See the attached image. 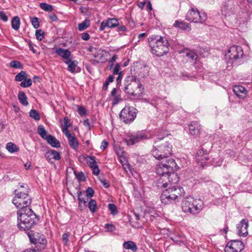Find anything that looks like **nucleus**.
Here are the masks:
<instances>
[{"label": "nucleus", "mask_w": 252, "mask_h": 252, "mask_svg": "<svg viewBox=\"0 0 252 252\" xmlns=\"http://www.w3.org/2000/svg\"><path fill=\"white\" fill-rule=\"evenodd\" d=\"M164 133L162 136L157 134L158 137L154 139L151 153L155 158L159 160L165 159L157 165L156 173L159 176V184H162L163 187H166L168 184L166 180L173 183L178 181L177 174L174 171L177 170L179 167L174 159H167L172 153V145L165 137L168 135L167 132L164 131Z\"/></svg>", "instance_id": "nucleus-1"}, {"label": "nucleus", "mask_w": 252, "mask_h": 252, "mask_svg": "<svg viewBox=\"0 0 252 252\" xmlns=\"http://www.w3.org/2000/svg\"><path fill=\"white\" fill-rule=\"evenodd\" d=\"M17 215L18 221H19L17 226L20 230L26 232L30 231L38 221L37 216L31 208L19 209Z\"/></svg>", "instance_id": "nucleus-2"}, {"label": "nucleus", "mask_w": 252, "mask_h": 252, "mask_svg": "<svg viewBox=\"0 0 252 252\" xmlns=\"http://www.w3.org/2000/svg\"><path fill=\"white\" fill-rule=\"evenodd\" d=\"M152 53L161 57L169 51V44L165 37L153 35L148 39Z\"/></svg>", "instance_id": "nucleus-3"}, {"label": "nucleus", "mask_w": 252, "mask_h": 252, "mask_svg": "<svg viewBox=\"0 0 252 252\" xmlns=\"http://www.w3.org/2000/svg\"><path fill=\"white\" fill-rule=\"evenodd\" d=\"M177 178L178 179V181L176 183L179 181L178 178L177 177ZM166 181L168 183L166 188L168 187L169 184H176V183L171 182H169L168 180ZM158 184L159 187L164 188L162 184H159L158 182ZM185 191L182 187L178 185L172 186L170 185L168 188L163 191L160 198L161 202L166 205L172 203L178 197L183 195Z\"/></svg>", "instance_id": "nucleus-4"}, {"label": "nucleus", "mask_w": 252, "mask_h": 252, "mask_svg": "<svg viewBox=\"0 0 252 252\" xmlns=\"http://www.w3.org/2000/svg\"><path fill=\"white\" fill-rule=\"evenodd\" d=\"M124 91L127 94L140 99L144 89L139 80L134 76H128L124 80Z\"/></svg>", "instance_id": "nucleus-5"}, {"label": "nucleus", "mask_w": 252, "mask_h": 252, "mask_svg": "<svg viewBox=\"0 0 252 252\" xmlns=\"http://www.w3.org/2000/svg\"><path fill=\"white\" fill-rule=\"evenodd\" d=\"M203 208V203L200 199H194L189 196L184 198L182 202V209L185 213L191 214L199 213Z\"/></svg>", "instance_id": "nucleus-6"}, {"label": "nucleus", "mask_w": 252, "mask_h": 252, "mask_svg": "<svg viewBox=\"0 0 252 252\" xmlns=\"http://www.w3.org/2000/svg\"><path fill=\"white\" fill-rule=\"evenodd\" d=\"M243 55L242 47L233 45L228 50L225 57L228 63L231 64L233 66H237L242 63L241 58Z\"/></svg>", "instance_id": "nucleus-7"}, {"label": "nucleus", "mask_w": 252, "mask_h": 252, "mask_svg": "<svg viewBox=\"0 0 252 252\" xmlns=\"http://www.w3.org/2000/svg\"><path fill=\"white\" fill-rule=\"evenodd\" d=\"M26 233L30 243L34 245L33 249H34L35 252H41L45 249L47 241L43 234L32 230L26 232Z\"/></svg>", "instance_id": "nucleus-8"}, {"label": "nucleus", "mask_w": 252, "mask_h": 252, "mask_svg": "<svg viewBox=\"0 0 252 252\" xmlns=\"http://www.w3.org/2000/svg\"><path fill=\"white\" fill-rule=\"evenodd\" d=\"M15 196L12 199V203L19 209L31 208L32 197L27 192H24L17 189L14 190Z\"/></svg>", "instance_id": "nucleus-9"}, {"label": "nucleus", "mask_w": 252, "mask_h": 252, "mask_svg": "<svg viewBox=\"0 0 252 252\" xmlns=\"http://www.w3.org/2000/svg\"><path fill=\"white\" fill-rule=\"evenodd\" d=\"M137 110L133 106H126L120 112L119 117L125 124H130L135 119Z\"/></svg>", "instance_id": "nucleus-10"}, {"label": "nucleus", "mask_w": 252, "mask_h": 252, "mask_svg": "<svg viewBox=\"0 0 252 252\" xmlns=\"http://www.w3.org/2000/svg\"><path fill=\"white\" fill-rule=\"evenodd\" d=\"M207 15L205 12H200L196 8H192L186 15V20L190 22L203 23L207 20Z\"/></svg>", "instance_id": "nucleus-11"}, {"label": "nucleus", "mask_w": 252, "mask_h": 252, "mask_svg": "<svg viewBox=\"0 0 252 252\" xmlns=\"http://www.w3.org/2000/svg\"><path fill=\"white\" fill-rule=\"evenodd\" d=\"M150 138L151 136L149 132L146 130H142L129 135L126 139V142L128 145H133Z\"/></svg>", "instance_id": "nucleus-12"}, {"label": "nucleus", "mask_w": 252, "mask_h": 252, "mask_svg": "<svg viewBox=\"0 0 252 252\" xmlns=\"http://www.w3.org/2000/svg\"><path fill=\"white\" fill-rule=\"evenodd\" d=\"M242 241L234 240L230 241L224 248L225 252H241L244 249Z\"/></svg>", "instance_id": "nucleus-13"}, {"label": "nucleus", "mask_w": 252, "mask_h": 252, "mask_svg": "<svg viewBox=\"0 0 252 252\" xmlns=\"http://www.w3.org/2000/svg\"><path fill=\"white\" fill-rule=\"evenodd\" d=\"M208 154V151L207 150H205L203 147L197 151L195 158L199 166H201L204 168L205 166L208 165V164L206 163L205 161H204V160L205 161L210 159L209 157L207 156Z\"/></svg>", "instance_id": "nucleus-14"}, {"label": "nucleus", "mask_w": 252, "mask_h": 252, "mask_svg": "<svg viewBox=\"0 0 252 252\" xmlns=\"http://www.w3.org/2000/svg\"><path fill=\"white\" fill-rule=\"evenodd\" d=\"M238 9V5L225 2L221 7V12L225 16H230L235 14Z\"/></svg>", "instance_id": "nucleus-15"}, {"label": "nucleus", "mask_w": 252, "mask_h": 252, "mask_svg": "<svg viewBox=\"0 0 252 252\" xmlns=\"http://www.w3.org/2000/svg\"><path fill=\"white\" fill-rule=\"evenodd\" d=\"M249 226V221L247 219H243L237 224V229L238 233L241 236H246L248 234V228Z\"/></svg>", "instance_id": "nucleus-16"}, {"label": "nucleus", "mask_w": 252, "mask_h": 252, "mask_svg": "<svg viewBox=\"0 0 252 252\" xmlns=\"http://www.w3.org/2000/svg\"><path fill=\"white\" fill-rule=\"evenodd\" d=\"M119 25L118 20L116 18H109L106 20H103L99 27V30L102 31L106 27L113 28L118 27Z\"/></svg>", "instance_id": "nucleus-17"}, {"label": "nucleus", "mask_w": 252, "mask_h": 252, "mask_svg": "<svg viewBox=\"0 0 252 252\" xmlns=\"http://www.w3.org/2000/svg\"><path fill=\"white\" fill-rule=\"evenodd\" d=\"M77 198L78 200V208L80 210L85 209L87 207V203L89 201V198L85 195L84 191H77Z\"/></svg>", "instance_id": "nucleus-18"}, {"label": "nucleus", "mask_w": 252, "mask_h": 252, "mask_svg": "<svg viewBox=\"0 0 252 252\" xmlns=\"http://www.w3.org/2000/svg\"><path fill=\"white\" fill-rule=\"evenodd\" d=\"M234 94L240 99L245 98L247 95L246 89L242 85H235L233 88Z\"/></svg>", "instance_id": "nucleus-19"}, {"label": "nucleus", "mask_w": 252, "mask_h": 252, "mask_svg": "<svg viewBox=\"0 0 252 252\" xmlns=\"http://www.w3.org/2000/svg\"><path fill=\"white\" fill-rule=\"evenodd\" d=\"M189 134L192 135H197L200 133V125L196 121H192L189 125Z\"/></svg>", "instance_id": "nucleus-20"}, {"label": "nucleus", "mask_w": 252, "mask_h": 252, "mask_svg": "<svg viewBox=\"0 0 252 252\" xmlns=\"http://www.w3.org/2000/svg\"><path fill=\"white\" fill-rule=\"evenodd\" d=\"M45 158L47 160L50 162L52 159L59 160L61 159V157L59 152L55 150H50L45 153Z\"/></svg>", "instance_id": "nucleus-21"}, {"label": "nucleus", "mask_w": 252, "mask_h": 252, "mask_svg": "<svg viewBox=\"0 0 252 252\" xmlns=\"http://www.w3.org/2000/svg\"><path fill=\"white\" fill-rule=\"evenodd\" d=\"M55 53L61 57L65 60H70V57L71 55V53L68 49H63L61 47L56 48Z\"/></svg>", "instance_id": "nucleus-22"}, {"label": "nucleus", "mask_w": 252, "mask_h": 252, "mask_svg": "<svg viewBox=\"0 0 252 252\" xmlns=\"http://www.w3.org/2000/svg\"><path fill=\"white\" fill-rule=\"evenodd\" d=\"M64 63L68 65L67 70L71 73L77 72L78 71H75L76 68L77 67L78 62L77 60H71V59L65 60Z\"/></svg>", "instance_id": "nucleus-23"}, {"label": "nucleus", "mask_w": 252, "mask_h": 252, "mask_svg": "<svg viewBox=\"0 0 252 252\" xmlns=\"http://www.w3.org/2000/svg\"><path fill=\"white\" fill-rule=\"evenodd\" d=\"M173 26L175 28H178L185 31H189L191 30L189 24L181 20L175 21L173 24Z\"/></svg>", "instance_id": "nucleus-24"}, {"label": "nucleus", "mask_w": 252, "mask_h": 252, "mask_svg": "<svg viewBox=\"0 0 252 252\" xmlns=\"http://www.w3.org/2000/svg\"><path fill=\"white\" fill-rule=\"evenodd\" d=\"M45 140H46L47 143L53 147H60L61 145L59 140H58L55 137L51 134H49L47 137H46Z\"/></svg>", "instance_id": "nucleus-25"}, {"label": "nucleus", "mask_w": 252, "mask_h": 252, "mask_svg": "<svg viewBox=\"0 0 252 252\" xmlns=\"http://www.w3.org/2000/svg\"><path fill=\"white\" fill-rule=\"evenodd\" d=\"M123 247L126 250H131L133 252H136L138 249L135 243L132 241L125 242L123 244Z\"/></svg>", "instance_id": "nucleus-26"}, {"label": "nucleus", "mask_w": 252, "mask_h": 252, "mask_svg": "<svg viewBox=\"0 0 252 252\" xmlns=\"http://www.w3.org/2000/svg\"><path fill=\"white\" fill-rule=\"evenodd\" d=\"M79 159H83L86 161L91 168L97 165L95 160V157L93 156H80Z\"/></svg>", "instance_id": "nucleus-27"}, {"label": "nucleus", "mask_w": 252, "mask_h": 252, "mask_svg": "<svg viewBox=\"0 0 252 252\" xmlns=\"http://www.w3.org/2000/svg\"><path fill=\"white\" fill-rule=\"evenodd\" d=\"M18 97L19 102L22 105L24 106H27L29 104V102L27 100V97L24 92H19L18 94Z\"/></svg>", "instance_id": "nucleus-28"}, {"label": "nucleus", "mask_w": 252, "mask_h": 252, "mask_svg": "<svg viewBox=\"0 0 252 252\" xmlns=\"http://www.w3.org/2000/svg\"><path fill=\"white\" fill-rule=\"evenodd\" d=\"M20 19L18 16L14 17L11 20L12 28L15 31H18L20 28Z\"/></svg>", "instance_id": "nucleus-29"}, {"label": "nucleus", "mask_w": 252, "mask_h": 252, "mask_svg": "<svg viewBox=\"0 0 252 252\" xmlns=\"http://www.w3.org/2000/svg\"><path fill=\"white\" fill-rule=\"evenodd\" d=\"M69 146L73 149H76L78 146V142L77 138L74 136L71 135L68 138Z\"/></svg>", "instance_id": "nucleus-30"}, {"label": "nucleus", "mask_w": 252, "mask_h": 252, "mask_svg": "<svg viewBox=\"0 0 252 252\" xmlns=\"http://www.w3.org/2000/svg\"><path fill=\"white\" fill-rule=\"evenodd\" d=\"M6 149L11 153H13L19 151L18 147L12 142H9L6 144Z\"/></svg>", "instance_id": "nucleus-31"}, {"label": "nucleus", "mask_w": 252, "mask_h": 252, "mask_svg": "<svg viewBox=\"0 0 252 252\" xmlns=\"http://www.w3.org/2000/svg\"><path fill=\"white\" fill-rule=\"evenodd\" d=\"M37 133L43 139H45L47 137V132L44 127L42 125H39L37 127Z\"/></svg>", "instance_id": "nucleus-32"}, {"label": "nucleus", "mask_w": 252, "mask_h": 252, "mask_svg": "<svg viewBox=\"0 0 252 252\" xmlns=\"http://www.w3.org/2000/svg\"><path fill=\"white\" fill-rule=\"evenodd\" d=\"M27 73L25 71L22 70L16 75L15 80L18 82L21 81L22 80L26 81V79H27Z\"/></svg>", "instance_id": "nucleus-33"}, {"label": "nucleus", "mask_w": 252, "mask_h": 252, "mask_svg": "<svg viewBox=\"0 0 252 252\" xmlns=\"http://www.w3.org/2000/svg\"><path fill=\"white\" fill-rule=\"evenodd\" d=\"M90 26V21L88 19H86L83 22L79 24L78 30L83 31L87 29Z\"/></svg>", "instance_id": "nucleus-34"}, {"label": "nucleus", "mask_w": 252, "mask_h": 252, "mask_svg": "<svg viewBox=\"0 0 252 252\" xmlns=\"http://www.w3.org/2000/svg\"><path fill=\"white\" fill-rule=\"evenodd\" d=\"M88 205L89 209L91 212L94 213L96 212L97 204L95 200L91 199V200L89 201Z\"/></svg>", "instance_id": "nucleus-35"}, {"label": "nucleus", "mask_w": 252, "mask_h": 252, "mask_svg": "<svg viewBox=\"0 0 252 252\" xmlns=\"http://www.w3.org/2000/svg\"><path fill=\"white\" fill-rule=\"evenodd\" d=\"M39 6L42 9L46 12H51L53 10V6L46 3H40Z\"/></svg>", "instance_id": "nucleus-36"}, {"label": "nucleus", "mask_w": 252, "mask_h": 252, "mask_svg": "<svg viewBox=\"0 0 252 252\" xmlns=\"http://www.w3.org/2000/svg\"><path fill=\"white\" fill-rule=\"evenodd\" d=\"M186 56L191 61L196 60L198 55L193 51H187L186 53Z\"/></svg>", "instance_id": "nucleus-37"}, {"label": "nucleus", "mask_w": 252, "mask_h": 252, "mask_svg": "<svg viewBox=\"0 0 252 252\" xmlns=\"http://www.w3.org/2000/svg\"><path fill=\"white\" fill-rule=\"evenodd\" d=\"M29 115L35 121H39L40 120V115L38 112L35 109H32L30 111Z\"/></svg>", "instance_id": "nucleus-38"}, {"label": "nucleus", "mask_w": 252, "mask_h": 252, "mask_svg": "<svg viewBox=\"0 0 252 252\" xmlns=\"http://www.w3.org/2000/svg\"><path fill=\"white\" fill-rule=\"evenodd\" d=\"M211 161V164L214 166H219L221 165L222 160L221 158L218 157L217 158H213Z\"/></svg>", "instance_id": "nucleus-39"}, {"label": "nucleus", "mask_w": 252, "mask_h": 252, "mask_svg": "<svg viewBox=\"0 0 252 252\" xmlns=\"http://www.w3.org/2000/svg\"><path fill=\"white\" fill-rule=\"evenodd\" d=\"M45 33L42 30H37L35 32V36L37 40L39 41L42 40L44 38Z\"/></svg>", "instance_id": "nucleus-40"}, {"label": "nucleus", "mask_w": 252, "mask_h": 252, "mask_svg": "<svg viewBox=\"0 0 252 252\" xmlns=\"http://www.w3.org/2000/svg\"><path fill=\"white\" fill-rule=\"evenodd\" d=\"M10 66L11 67L14 68H22L23 67V65L22 63L17 61H12L10 63Z\"/></svg>", "instance_id": "nucleus-41"}, {"label": "nucleus", "mask_w": 252, "mask_h": 252, "mask_svg": "<svg viewBox=\"0 0 252 252\" xmlns=\"http://www.w3.org/2000/svg\"><path fill=\"white\" fill-rule=\"evenodd\" d=\"M170 238L173 241L177 244L182 242L183 241L181 236L179 234L171 235Z\"/></svg>", "instance_id": "nucleus-42"}, {"label": "nucleus", "mask_w": 252, "mask_h": 252, "mask_svg": "<svg viewBox=\"0 0 252 252\" xmlns=\"http://www.w3.org/2000/svg\"><path fill=\"white\" fill-rule=\"evenodd\" d=\"M32 85V81L31 79H26L20 83V86L23 88H28Z\"/></svg>", "instance_id": "nucleus-43"}, {"label": "nucleus", "mask_w": 252, "mask_h": 252, "mask_svg": "<svg viewBox=\"0 0 252 252\" xmlns=\"http://www.w3.org/2000/svg\"><path fill=\"white\" fill-rule=\"evenodd\" d=\"M109 210L111 211V213L114 215L118 213L117 207L116 206L113 204V203H110L108 205Z\"/></svg>", "instance_id": "nucleus-44"}, {"label": "nucleus", "mask_w": 252, "mask_h": 252, "mask_svg": "<svg viewBox=\"0 0 252 252\" xmlns=\"http://www.w3.org/2000/svg\"><path fill=\"white\" fill-rule=\"evenodd\" d=\"M85 195L89 198H91L94 195V190L91 187H88L85 192Z\"/></svg>", "instance_id": "nucleus-45"}, {"label": "nucleus", "mask_w": 252, "mask_h": 252, "mask_svg": "<svg viewBox=\"0 0 252 252\" xmlns=\"http://www.w3.org/2000/svg\"><path fill=\"white\" fill-rule=\"evenodd\" d=\"M68 237V232H65L62 235V240L64 246H67L68 245L69 241Z\"/></svg>", "instance_id": "nucleus-46"}, {"label": "nucleus", "mask_w": 252, "mask_h": 252, "mask_svg": "<svg viewBox=\"0 0 252 252\" xmlns=\"http://www.w3.org/2000/svg\"><path fill=\"white\" fill-rule=\"evenodd\" d=\"M31 23L33 28L37 29L39 27L38 19L37 17H33L31 19Z\"/></svg>", "instance_id": "nucleus-47"}, {"label": "nucleus", "mask_w": 252, "mask_h": 252, "mask_svg": "<svg viewBox=\"0 0 252 252\" xmlns=\"http://www.w3.org/2000/svg\"><path fill=\"white\" fill-rule=\"evenodd\" d=\"M105 228L107 231L113 232L116 229V227L112 223H107L105 225Z\"/></svg>", "instance_id": "nucleus-48"}, {"label": "nucleus", "mask_w": 252, "mask_h": 252, "mask_svg": "<svg viewBox=\"0 0 252 252\" xmlns=\"http://www.w3.org/2000/svg\"><path fill=\"white\" fill-rule=\"evenodd\" d=\"M77 110L80 116H83L86 114V109L82 106H77Z\"/></svg>", "instance_id": "nucleus-49"}, {"label": "nucleus", "mask_w": 252, "mask_h": 252, "mask_svg": "<svg viewBox=\"0 0 252 252\" xmlns=\"http://www.w3.org/2000/svg\"><path fill=\"white\" fill-rule=\"evenodd\" d=\"M120 67L121 65L120 63H117L115 64L113 70V75H117L120 73V72L121 71H120Z\"/></svg>", "instance_id": "nucleus-50"}, {"label": "nucleus", "mask_w": 252, "mask_h": 252, "mask_svg": "<svg viewBox=\"0 0 252 252\" xmlns=\"http://www.w3.org/2000/svg\"><path fill=\"white\" fill-rule=\"evenodd\" d=\"M118 76L116 78V83H117V86L118 87H119L121 84L122 79L123 77L124 73H123V71H121L119 74H118Z\"/></svg>", "instance_id": "nucleus-51"}, {"label": "nucleus", "mask_w": 252, "mask_h": 252, "mask_svg": "<svg viewBox=\"0 0 252 252\" xmlns=\"http://www.w3.org/2000/svg\"><path fill=\"white\" fill-rule=\"evenodd\" d=\"M75 174L76 177L77 178L78 180L81 181H84L85 180V176L82 172L78 173V174H76V173L75 172Z\"/></svg>", "instance_id": "nucleus-52"}, {"label": "nucleus", "mask_w": 252, "mask_h": 252, "mask_svg": "<svg viewBox=\"0 0 252 252\" xmlns=\"http://www.w3.org/2000/svg\"><path fill=\"white\" fill-rule=\"evenodd\" d=\"M122 100L120 95L118 94L115 96H114V98L112 101L113 105H115L117 104L119 102H120Z\"/></svg>", "instance_id": "nucleus-53"}, {"label": "nucleus", "mask_w": 252, "mask_h": 252, "mask_svg": "<svg viewBox=\"0 0 252 252\" xmlns=\"http://www.w3.org/2000/svg\"><path fill=\"white\" fill-rule=\"evenodd\" d=\"M0 19L4 22H6L8 21V17L2 11H0Z\"/></svg>", "instance_id": "nucleus-54"}, {"label": "nucleus", "mask_w": 252, "mask_h": 252, "mask_svg": "<svg viewBox=\"0 0 252 252\" xmlns=\"http://www.w3.org/2000/svg\"><path fill=\"white\" fill-rule=\"evenodd\" d=\"M100 182L105 188H108L110 187L109 182L106 179L100 180Z\"/></svg>", "instance_id": "nucleus-55"}, {"label": "nucleus", "mask_w": 252, "mask_h": 252, "mask_svg": "<svg viewBox=\"0 0 252 252\" xmlns=\"http://www.w3.org/2000/svg\"><path fill=\"white\" fill-rule=\"evenodd\" d=\"M93 173L95 175H98L100 172V170L97 165L92 168Z\"/></svg>", "instance_id": "nucleus-56"}, {"label": "nucleus", "mask_w": 252, "mask_h": 252, "mask_svg": "<svg viewBox=\"0 0 252 252\" xmlns=\"http://www.w3.org/2000/svg\"><path fill=\"white\" fill-rule=\"evenodd\" d=\"M63 132L65 135V136L67 137V138L70 137L72 134L70 133L69 131L68 130V128L66 127H63L62 128Z\"/></svg>", "instance_id": "nucleus-57"}, {"label": "nucleus", "mask_w": 252, "mask_h": 252, "mask_svg": "<svg viewBox=\"0 0 252 252\" xmlns=\"http://www.w3.org/2000/svg\"><path fill=\"white\" fill-rule=\"evenodd\" d=\"M64 126L63 127L68 128L71 126V124L69 123V119L68 117H65L64 118Z\"/></svg>", "instance_id": "nucleus-58"}, {"label": "nucleus", "mask_w": 252, "mask_h": 252, "mask_svg": "<svg viewBox=\"0 0 252 252\" xmlns=\"http://www.w3.org/2000/svg\"><path fill=\"white\" fill-rule=\"evenodd\" d=\"M82 39L87 41L90 38V36L87 32H84L81 35Z\"/></svg>", "instance_id": "nucleus-59"}, {"label": "nucleus", "mask_w": 252, "mask_h": 252, "mask_svg": "<svg viewBox=\"0 0 252 252\" xmlns=\"http://www.w3.org/2000/svg\"><path fill=\"white\" fill-rule=\"evenodd\" d=\"M108 145V143L106 140H103L101 143L100 148L102 150L105 149Z\"/></svg>", "instance_id": "nucleus-60"}, {"label": "nucleus", "mask_w": 252, "mask_h": 252, "mask_svg": "<svg viewBox=\"0 0 252 252\" xmlns=\"http://www.w3.org/2000/svg\"><path fill=\"white\" fill-rule=\"evenodd\" d=\"M114 76L113 75H110L106 79V81L109 83H112L114 81Z\"/></svg>", "instance_id": "nucleus-61"}, {"label": "nucleus", "mask_w": 252, "mask_h": 252, "mask_svg": "<svg viewBox=\"0 0 252 252\" xmlns=\"http://www.w3.org/2000/svg\"><path fill=\"white\" fill-rule=\"evenodd\" d=\"M50 19L52 21H57L58 20L57 16L56 14H52L49 16Z\"/></svg>", "instance_id": "nucleus-62"}, {"label": "nucleus", "mask_w": 252, "mask_h": 252, "mask_svg": "<svg viewBox=\"0 0 252 252\" xmlns=\"http://www.w3.org/2000/svg\"><path fill=\"white\" fill-rule=\"evenodd\" d=\"M29 46L30 47V49L33 53H35L36 52V50L33 48V45L31 42H30L29 43Z\"/></svg>", "instance_id": "nucleus-63"}, {"label": "nucleus", "mask_w": 252, "mask_h": 252, "mask_svg": "<svg viewBox=\"0 0 252 252\" xmlns=\"http://www.w3.org/2000/svg\"><path fill=\"white\" fill-rule=\"evenodd\" d=\"M118 59V56L117 55H114L109 61V63H114V62Z\"/></svg>", "instance_id": "nucleus-64"}]
</instances>
